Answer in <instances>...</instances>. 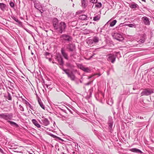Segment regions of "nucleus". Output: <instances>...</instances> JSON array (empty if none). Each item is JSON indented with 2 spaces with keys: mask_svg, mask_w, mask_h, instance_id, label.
<instances>
[{
  "mask_svg": "<svg viewBox=\"0 0 154 154\" xmlns=\"http://www.w3.org/2000/svg\"><path fill=\"white\" fill-rule=\"evenodd\" d=\"M53 26L56 31L60 34H62L63 32H65L66 27V24L64 22H61L59 23L58 20L56 18H54L53 19Z\"/></svg>",
  "mask_w": 154,
  "mask_h": 154,
  "instance_id": "1",
  "label": "nucleus"
},
{
  "mask_svg": "<svg viewBox=\"0 0 154 154\" xmlns=\"http://www.w3.org/2000/svg\"><path fill=\"white\" fill-rule=\"evenodd\" d=\"M13 117V114L12 113H2L0 114V118L7 121V122H8V121H10V120L12 119Z\"/></svg>",
  "mask_w": 154,
  "mask_h": 154,
  "instance_id": "2",
  "label": "nucleus"
},
{
  "mask_svg": "<svg viewBox=\"0 0 154 154\" xmlns=\"http://www.w3.org/2000/svg\"><path fill=\"white\" fill-rule=\"evenodd\" d=\"M60 39L62 42L66 41L71 42L73 39L72 36L68 34H64L61 35L60 37Z\"/></svg>",
  "mask_w": 154,
  "mask_h": 154,
  "instance_id": "3",
  "label": "nucleus"
},
{
  "mask_svg": "<svg viewBox=\"0 0 154 154\" xmlns=\"http://www.w3.org/2000/svg\"><path fill=\"white\" fill-rule=\"evenodd\" d=\"M99 38L97 36H94L92 38L89 39L87 42L90 46H92L99 42Z\"/></svg>",
  "mask_w": 154,
  "mask_h": 154,
  "instance_id": "4",
  "label": "nucleus"
},
{
  "mask_svg": "<svg viewBox=\"0 0 154 154\" xmlns=\"http://www.w3.org/2000/svg\"><path fill=\"white\" fill-rule=\"evenodd\" d=\"M153 93V90L151 89H146L143 90L140 94L141 96L143 95L148 96Z\"/></svg>",
  "mask_w": 154,
  "mask_h": 154,
  "instance_id": "5",
  "label": "nucleus"
},
{
  "mask_svg": "<svg viewBox=\"0 0 154 154\" xmlns=\"http://www.w3.org/2000/svg\"><path fill=\"white\" fill-rule=\"evenodd\" d=\"M116 59V56L112 54H109L107 55V60L109 62H111L112 63H114Z\"/></svg>",
  "mask_w": 154,
  "mask_h": 154,
  "instance_id": "6",
  "label": "nucleus"
},
{
  "mask_svg": "<svg viewBox=\"0 0 154 154\" xmlns=\"http://www.w3.org/2000/svg\"><path fill=\"white\" fill-rule=\"evenodd\" d=\"M107 124L109 129L110 131H111L112 129V126L114 124V121L112 117L109 116L108 117Z\"/></svg>",
  "mask_w": 154,
  "mask_h": 154,
  "instance_id": "7",
  "label": "nucleus"
},
{
  "mask_svg": "<svg viewBox=\"0 0 154 154\" xmlns=\"http://www.w3.org/2000/svg\"><path fill=\"white\" fill-rule=\"evenodd\" d=\"M113 37L114 39L119 41H122L124 39L122 35L117 33H114L113 35Z\"/></svg>",
  "mask_w": 154,
  "mask_h": 154,
  "instance_id": "8",
  "label": "nucleus"
},
{
  "mask_svg": "<svg viewBox=\"0 0 154 154\" xmlns=\"http://www.w3.org/2000/svg\"><path fill=\"white\" fill-rule=\"evenodd\" d=\"M66 48L69 51H73L75 49V46L73 44H69L67 45Z\"/></svg>",
  "mask_w": 154,
  "mask_h": 154,
  "instance_id": "9",
  "label": "nucleus"
},
{
  "mask_svg": "<svg viewBox=\"0 0 154 154\" xmlns=\"http://www.w3.org/2000/svg\"><path fill=\"white\" fill-rule=\"evenodd\" d=\"M56 59L57 60L60 65L62 66L63 64V62L62 57L60 55L56 56Z\"/></svg>",
  "mask_w": 154,
  "mask_h": 154,
  "instance_id": "10",
  "label": "nucleus"
},
{
  "mask_svg": "<svg viewBox=\"0 0 154 154\" xmlns=\"http://www.w3.org/2000/svg\"><path fill=\"white\" fill-rule=\"evenodd\" d=\"M61 52L62 56L64 58L67 60H68V54L66 52L63 48H61Z\"/></svg>",
  "mask_w": 154,
  "mask_h": 154,
  "instance_id": "11",
  "label": "nucleus"
},
{
  "mask_svg": "<svg viewBox=\"0 0 154 154\" xmlns=\"http://www.w3.org/2000/svg\"><path fill=\"white\" fill-rule=\"evenodd\" d=\"M41 121L42 122V124L45 126H47L49 124V122L47 118L42 117Z\"/></svg>",
  "mask_w": 154,
  "mask_h": 154,
  "instance_id": "12",
  "label": "nucleus"
},
{
  "mask_svg": "<svg viewBox=\"0 0 154 154\" xmlns=\"http://www.w3.org/2000/svg\"><path fill=\"white\" fill-rule=\"evenodd\" d=\"M66 74L68 77L69 78L72 80L74 81L75 80V76L72 72L69 73H66Z\"/></svg>",
  "mask_w": 154,
  "mask_h": 154,
  "instance_id": "13",
  "label": "nucleus"
},
{
  "mask_svg": "<svg viewBox=\"0 0 154 154\" xmlns=\"http://www.w3.org/2000/svg\"><path fill=\"white\" fill-rule=\"evenodd\" d=\"M143 22L146 25H149L150 24V21L149 19L146 17H143Z\"/></svg>",
  "mask_w": 154,
  "mask_h": 154,
  "instance_id": "14",
  "label": "nucleus"
},
{
  "mask_svg": "<svg viewBox=\"0 0 154 154\" xmlns=\"http://www.w3.org/2000/svg\"><path fill=\"white\" fill-rule=\"evenodd\" d=\"M70 56L72 58L75 59L79 57V55L75 51H73L70 54Z\"/></svg>",
  "mask_w": 154,
  "mask_h": 154,
  "instance_id": "15",
  "label": "nucleus"
},
{
  "mask_svg": "<svg viewBox=\"0 0 154 154\" xmlns=\"http://www.w3.org/2000/svg\"><path fill=\"white\" fill-rule=\"evenodd\" d=\"M130 150L133 152L142 153V152L140 150L136 148H132L130 149Z\"/></svg>",
  "mask_w": 154,
  "mask_h": 154,
  "instance_id": "16",
  "label": "nucleus"
},
{
  "mask_svg": "<svg viewBox=\"0 0 154 154\" xmlns=\"http://www.w3.org/2000/svg\"><path fill=\"white\" fill-rule=\"evenodd\" d=\"M32 123L37 127L39 128L41 127V125L38 124L37 121L35 119H33L32 120Z\"/></svg>",
  "mask_w": 154,
  "mask_h": 154,
  "instance_id": "17",
  "label": "nucleus"
},
{
  "mask_svg": "<svg viewBox=\"0 0 154 154\" xmlns=\"http://www.w3.org/2000/svg\"><path fill=\"white\" fill-rule=\"evenodd\" d=\"M8 122L12 126L15 127L16 128H18L19 127L18 125L17 124L14 122L10 121H8Z\"/></svg>",
  "mask_w": 154,
  "mask_h": 154,
  "instance_id": "18",
  "label": "nucleus"
},
{
  "mask_svg": "<svg viewBox=\"0 0 154 154\" xmlns=\"http://www.w3.org/2000/svg\"><path fill=\"white\" fill-rule=\"evenodd\" d=\"M79 19L82 20H87V17L86 15H81L79 17Z\"/></svg>",
  "mask_w": 154,
  "mask_h": 154,
  "instance_id": "19",
  "label": "nucleus"
},
{
  "mask_svg": "<svg viewBox=\"0 0 154 154\" xmlns=\"http://www.w3.org/2000/svg\"><path fill=\"white\" fill-rule=\"evenodd\" d=\"M100 17V15L98 14L96 16L94 17L93 18V20L94 21H96L99 20Z\"/></svg>",
  "mask_w": 154,
  "mask_h": 154,
  "instance_id": "20",
  "label": "nucleus"
},
{
  "mask_svg": "<svg viewBox=\"0 0 154 154\" xmlns=\"http://www.w3.org/2000/svg\"><path fill=\"white\" fill-rule=\"evenodd\" d=\"M6 7V5L3 3H0V8L2 10H4Z\"/></svg>",
  "mask_w": 154,
  "mask_h": 154,
  "instance_id": "21",
  "label": "nucleus"
},
{
  "mask_svg": "<svg viewBox=\"0 0 154 154\" xmlns=\"http://www.w3.org/2000/svg\"><path fill=\"white\" fill-rule=\"evenodd\" d=\"M66 65L68 67L71 69H72L75 67V66L74 65L71 64V63H66Z\"/></svg>",
  "mask_w": 154,
  "mask_h": 154,
  "instance_id": "22",
  "label": "nucleus"
},
{
  "mask_svg": "<svg viewBox=\"0 0 154 154\" xmlns=\"http://www.w3.org/2000/svg\"><path fill=\"white\" fill-rule=\"evenodd\" d=\"M12 18L16 22H17L19 24H20V25L22 24V22L21 21H20L17 18H16L15 17H12Z\"/></svg>",
  "mask_w": 154,
  "mask_h": 154,
  "instance_id": "23",
  "label": "nucleus"
},
{
  "mask_svg": "<svg viewBox=\"0 0 154 154\" xmlns=\"http://www.w3.org/2000/svg\"><path fill=\"white\" fill-rule=\"evenodd\" d=\"M82 6L84 8H85L87 5L86 3V0H82L81 2Z\"/></svg>",
  "mask_w": 154,
  "mask_h": 154,
  "instance_id": "24",
  "label": "nucleus"
},
{
  "mask_svg": "<svg viewBox=\"0 0 154 154\" xmlns=\"http://www.w3.org/2000/svg\"><path fill=\"white\" fill-rule=\"evenodd\" d=\"M38 102L39 103L41 106V107L43 109H45V106L43 104V103L41 101V100H38Z\"/></svg>",
  "mask_w": 154,
  "mask_h": 154,
  "instance_id": "25",
  "label": "nucleus"
},
{
  "mask_svg": "<svg viewBox=\"0 0 154 154\" xmlns=\"http://www.w3.org/2000/svg\"><path fill=\"white\" fill-rule=\"evenodd\" d=\"M142 124L141 122H137L135 123V125L137 127H140L142 126L141 125Z\"/></svg>",
  "mask_w": 154,
  "mask_h": 154,
  "instance_id": "26",
  "label": "nucleus"
},
{
  "mask_svg": "<svg viewBox=\"0 0 154 154\" xmlns=\"http://www.w3.org/2000/svg\"><path fill=\"white\" fill-rule=\"evenodd\" d=\"M117 22V21L116 20H113L112 22H111L110 24V26L111 27L113 26H114Z\"/></svg>",
  "mask_w": 154,
  "mask_h": 154,
  "instance_id": "27",
  "label": "nucleus"
},
{
  "mask_svg": "<svg viewBox=\"0 0 154 154\" xmlns=\"http://www.w3.org/2000/svg\"><path fill=\"white\" fill-rule=\"evenodd\" d=\"M77 66L79 68L82 70H83V69L85 67V66L81 64H78L77 65Z\"/></svg>",
  "mask_w": 154,
  "mask_h": 154,
  "instance_id": "28",
  "label": "nucleus"
},
{
  "mask_svg": "<svg viewBox=\"0 0 154 154\" xmlns=\"http://www.w3.org/2000/svg\"><path fill=\"white\" fill-rule=\"evenodd\" d=\"M6 98L8 100H11V94L9 92H8V95L7 96H6Z\"/></svg>",
  "mask_w": 154,
  "mask_h": 154,
  "instance_id": "29",
  "label": "nucleus"
},
{
  "mask_svg": "<svg viewBox=\"0 0 154 154\" xmlns=\"http://www.w3.org/2000/svg\"><path fill=\"white\" fill-rule=\"evenodd\" d=\"M137 6L138 5L137 4H135L131 5H130V7L132 8H137Z\"/></svg>",
  "mask_w": 154,
  "mask_h": 154,
  "instance_id": "30",
  "label": "nucleus"
},
{
  "mask_svg": "<svg viewBox=\"0 0 154 154\" xmlns=\"http://www.w3.org/2000/svg\"><path fill=\"white\" fill-rule=\"evenodd\" d=\"M51 135L52 137H53L57 139L60 140H61L63 141V140L60 138V137H57V136L53 135V134H51Z\"/></svg>",
  "mask_w": 154,
  "mask_h": 154,
  "instance_id": "31",
  "label": "nucleus"
},
{
  "mask_svg": "<svg viewBox=\"0 0 154 154\" xmlns=\"http://www.w3.org/2000/svg\"><path fill=\"white\" fill-rule=\"evenodd\" d=\"M102 6V4L100 2H99L96 4L95 7L98 8H100Z\"/></svg>",
  "mask_w": 154,
  "mask_h": 154,
  "instance_id": "32",
  "label": "nucleus"
},
{
  "mask_svg": "<svg viewBox=\"0 0 154 154\" xmlns=\"http://www.w3.org/2000/svg\"><path fill=\"white\" fill-rule=\"evenodd\" d=\"M127 26L130 27H135L136 25L134 23L129 24H127Z\"/></svg>",
  "mask_w": 154,
  "mask_h": 154,
  "instance_id": "33",
  "label": "nucleus"
},
{
  "mask_svg": "<svg viewBox=\"0 0 154 154\" xmlns=\"http://www.w3.org/2000/svg\"><path fill=\"white\" fill-rule=\"evenodd\" d=\"M83 71L85 72H89L90 71V70L89 69L88 67H84V69H83Z\"/></svg>",
  "mask_w": 154,
  "mask_h": 154,
  "instance_id": "34",
  "label": "nucleus"
},
{
  "mask_svg": "<svg viewBox=\"0 0 154 154\" xmlns=\"http://www.w3.org/2000/svg\"><path fill=\"white\" fill-rule=\"evenodd\" d=\"M26 104L29 106V108L32 109H33V107L30 105V104L27 101H26Z\"/></svg>",
  "mask_w": 154,
  "mask_h": 154,
  "instance_id": "35",
  "label": "nucleus"
},
{
  "mask_svg": "<svg viewBox=\"0 0 154 154\" xmlns=\"http://www.w3.org/2000/svg\"><path fill=\"white\" fill-rule=\"evenodd\" d=\"M108 102L109 103H108V104L110 105H111L113 103V100L112 98H111L109 100Z\"/></svg>",
  "mask_w": 154,
  "mask_h": 154,
  "instance_id": "36",
  "label": "nucleus"
},
{
  "mask_svg": "<svg viewBox=\"0 0 154 154\" xmlns=\"http://www.w3.org/2000/svg\"><path fill=\"white\" fill-rule=\"evenodd\" d=\"M43 85L44 86V87H45V85L46 87L48 88H50V87H49V85H47V84H45V82L44 81L43 82Z\"/></svg>",
  "mask_w": 154,
  "mask_h": 154,
  "instance_id": "37",
  "label": "nucleus"
},
{
  "mask_svg": "<svg viewBox=\"0 0 154 154\" xmlns=\"http://www.w3.org/2000/svg\"><path fill=\"white\" fill-rule=\"evenodd\" d=\"M10 5L12 8H14V3L12 2H11L9 3Z\"/></svg>",
  "mask_w": 154,
  "mask_h": 154,
  "instance_id": "38",
  "label": "nucleus"
},
{
  "mask_svg": "<svg viewBox=\"0 0 154 154\" xmlns=\"http://www.w3.org/2000/svg\"><path fill=\"white\" fill-rule=\"evenodd\" d=\"M19 108L22 111H24L23 107L21 105H19Z\"/></svg>",
  "mask_w": 154,
  "mask_h": 154,
  "instance_id": "39",
  "label": "nucleus"
},
{
  "mask_svg": "<svg viewBox=\"0 0 154 154\" xmlns=\"http://www.w3.org/2000/svg\"><path fill=\"white\" fill-rule=\"evenodd\" d=\"M50 55V54L47 52H46L45 53V55L46 56V58L47 59H48V57H47V56H49Z\"/></svg>",
  "mask_w": 154,
  "mask_h": 154,
  "instance_id": "40",
  "label": "nucleus"
},
{
  "mask_svg": "<svg viewBox=\"0 0 154 154\" xmlns=\"http://www.w3.org/2000/svg\"><path fill=\"white\" fill-rule=\"evenodd\" d=\"M97 1V0H91V2L93 3H96Z\"/></svg>",
  "mask_w": 154,
  "mask_h": 154,
  "instance_id": "41",
  "label": "nucleus"
},
{
  "mask_svg": "<svg viewBox=\"0 0 154 154\" xmlns=\"http://www.w3.org/2000/svg\"><path fill=\"white\" fill-rule=\"evenodd\" d=\"M63 71H64L65 73L66 74V73H69V72H67V71L68 70V69H63Z\"/></svg>",
  "mask_w": 154,
  "mask_h": 154,
  "instance_id": "42",
  "label": "nucleus"
},
{
  "mask_svg": "<svg viewBox=\"0 0 154 154\" xmlns=\"http://www.w3.org/2000/svg\"><path fill=\"white\" fill-rule=\"evenodd\" d=\"M35 7L38 10H39V8H38V6H37V5H36L35 4Z\"/></svg>",
  "mask_w": 154,
  "mask_h": 154,
  "instance_id": "43",
  "label": "nucleus"
},
{
  "mask_svg": "<svg viewBox=\"0 0 154 154\" xmlns=\"http://www.w3.org/2000/svg\"><path fill=\"white\" fill-rule=\"evenodd\" d=\"M91 83V82H88L87 83H86L85 85H89Z\"/></svg>",
  "mask_w": 154,
  "mask_h": 154,
  "instance_id": "44",
  "label": "nucleus"
},
{
  "mask_svg": "<svg viewBox=\"0 0 154 154\" xmlns=\"http://www.w3.org/2000/svg\"><path fill=\"white\" fill-rule=\"evenodd\" d=\"M48 60L49 61H51L52 60V59L51 58L48 57Z\"/></svg>",
  "mask_w": 154,
  "mask_h": 154,
  "instance_id": "45",
  "label": "nucleus"
},
{
  "mask_svg": "<svg viewBox=\"0 0 154 154\" xmlns=\"http://www.w3.org/2000/svg\"><path fill=\"white\" fill-rule=\"evenodd\" d=\"M41 13H42L43 12V10H40L39 9L38 10Z\"/></svg>",
  "mask_w": 154,
  "mask_h": 154,
  "instance_id": "46",
  "label": "nucleus"
},
{
  "mask_svg": "<svg viewBox=\"0 0 154 154\" xmlns=\"http://www.w3.org/2000/svg\"><path fill=\"white\" fill-rule=\"evenodd\" d=\"M0 152H3L2 150L0 148Z\"/></svg>",
  "mask_w": 154,
  "mask_h": 154,
  "instance_id": "47",
  "label": "nucleus"
},
{
  "mask_svg": "<svg viewBox=\"0 0 154 154\" xmlns=\"http://www.w3.org/2000/svg\"><path fill=\"white\" fill-rule=\"evenodd\" d=\"M28 48V49L29 50H30V46H29Z\"/></svg>",
  "mask_w": 154,
  "mask_h": 154,
  "instance_id": "48",
  "label": "nucleus"
},
{
  "mask_svg": "<svg viewBox=\"0 0 154 154\" xmlns=\"http://www.w3.org/2000/svg\"><path fill=\"white\" fill-rule=\"evenodd\" d=\"M140 119H143V117H140Z\"/></svg>",
  "mask_w": 154,
  "mask_h": 154,
  "instance_id": "49",
  "label": "nucleus"
},
{
  "mask_svg": "<svg viewBox=\"0 0 154 154\" xmlns=\"http://www.w3.org/2000/svg\"><path fill=\"white\" fill-rule=\"evenodd\" d=\"M133 90H135L136 89V88H133Z\"/></svg>",
  "mask_w": 154,
  "mask_h": 154,
  "instance_id": "50",
  "label": "nucleus"
},
{
  "mask_svg": "<svg viewBox=\"0 0 154 154\" xmlns=\"http://www.w3.org/2000/svg\"><path fill=\"white\" fill-rule=\"evenodd\" d=\"M98 75V76H99L101 75V74H99Z\"/></svg>",
  "mask_w": 154,
  "mask_h": 154,
  "instance_id": "51",
  "label": "nucleus"
},
{
  "mask_svg": "<svg viewBox=\"0 0 154 154\" xmlns=\"http://www.w3.org/2000/svg\"><path fill=\"white\" fill-rule=\"evenodd\" d=\"M71 125H69V127L71 128Z\"/></svg>",
  "mask_w": 154,
  "mask_h": 154,
  "instance_id": "52",
  "label": "nucleus"
},
{
  "mask_svg": "<svg viewBox=\"0 0 154 154\" xmlns=\"http://www.w3.org/2000/svg\"><path fill=\"white\" fill-rule=\"evenodd\" d=\"M33 54H33V52H32V53H31V54H32V55H33Z\"/></svg>",
  "mask_w": 154,
  "mask_h": 154,
  "instance_id": "53",
  "label": "nucleus"
},
{
  "mask_svg": "<svg viewBox=\"0 0 154 154\" xmlns=\"http://www.w3.org/2000/svg\"><path fill=\"white\" fill-rule=\"evenodd\" d=\"M153 106H154V101L153 102Z\"/></svg>",
  "mask_w": 154,
  "mask_h": 154,
  "instance_id": "54",
  "label": "nucleus"
},
{
  "mask_svg": "<svg viewBox=\"0 0 154 154\" xmlns=\"http://www.w3.org/2000/svg\"><path fill=\"white\" fill-rule=\"evenodd\" d=\"M93 56V55H92V56H91L90 58L92 57Z\"/></svg>",
  "mask_w": 154,
  "mask_h": 154,
  "instance_id": "55",
  "label": "nucleus"
},
{
  "mask_svg": "<svg viewBox=\"0 0 154 154\" xmlns=\"http://www.w3.org/2000/svg\"><path fill=\"white\" fill-rule=\"evenodd\" d=\"M52 63H54V61H52Z\"/></svg>",
  "mask_w": 154,
  "mask_h": 154,
  "instance_id": "56",
  "label": "nucleus"
},
{
  "mask_svg": "<svg viewBox=\"0 0 154 154\" xmlns=\"http://www.w3.org/2000/svg\"><path fill=\"white\" fill-rule=\"evenodd\" d=\"M74 4H73V6H74Z\"/></svg>",
  "mask_w": 154,
  "mask_h": 154,
  "instance_id": "57",
  "label": "nucleus"
},
{
  "mask_svg": "<svg viewBox=\"0 0 154 154\" xmlns=\"http://www.w3.org/2000/svg\"><path fill=\"white\" fill-rule=\"evenodd\" d=\"M107 75H109V74L108 72V73H107Z\"/></svg>",
  "mask_w": 154,
  "mask_h": 154,
  "instance_id": "58",
  "label": "nucleus"
},
{
  "mask_svg": "<svg viewBox=\"0 0 154 154\" xmlns=\"http://www.w3.org/2000/svg\"><path fill=\"white\" fill-rule=\"evenodd\" d=\"M71 0V1L73 2V0Z\"/></svg>",
  "mask_w": 154,
  "mask_h": 154,
  "instance_id": "59",
  "label": "nucleus"
}]
</instances>
